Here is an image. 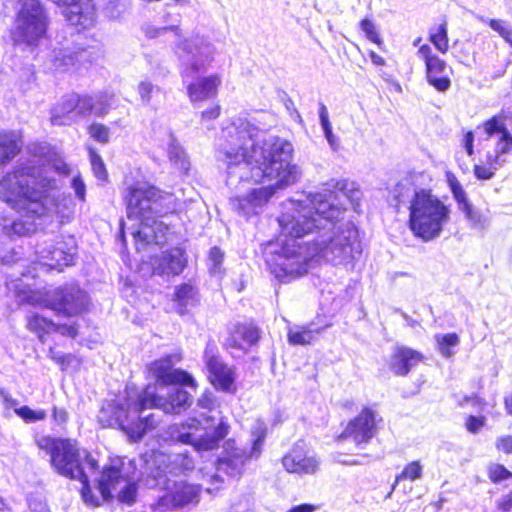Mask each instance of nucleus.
Instances as JSON below:
<instances>
[{
    "label": "nucleus",
    "instance_id": "obj_3",
    "mask_svg": "<svg viewBox=\"0 0 512 512\" xmlns=\"http://www.w3.org/2000/svg\"><path fill=\"white\" fill-rule=\"evenodd\" d=\"M266 262L271 272L282 282H288L307 273L315 256L320 255L335 265H346L360 257L361 243L358 230L353 223L337 227L333 236L321 242H304L287 239L281 243H270Z\"/></svg>",
    "mask_w": 512,
    "mask_h": 512
},
{
    "label": "nucleus",
    "instance_id": "obj_39",
    "mask_svg": "<svg viewBox=\"0 0 512 512\" xmlns=\"http://www.w3.org/2000/svg\"><path fill=\"white\" fill-rule=\"evenodd\" d=\"M435 340L441 355L445 358H450L454 354L451 347L457 346L460 342L456 333L437 334Z\"/></svg>",
    "mask_w": 512,
    "mask_h": 512
},
{
    "label": "nucleus",
    "instance_id": "obj_21",
    "mask_svg": "<svg viewBox=\"0 0 512 512\" xmlns=\"http://www.w3.org/2000/svg\"><path fill=\"white\" fill-rule=\"evenodd\" d=\"M204 361L213 385L222 391H231L235 380L234 372L221 361L217 354V346L211 340L206 344Z\"/></svg>",
    "mask_w": 512,
    "mask_h": 512
},
{
    "label": "nucleus",
    "instance_id": "obj_14",
    "mask_svg": "<svg viewBox=\"0 0 512 512\" xmlns=\"http://www.w3.org/2000/svg\"><path fill=\"white\" fill-rule=\"evenodd\" d=\"M35 246V254L40 264L50 269L62 271L74 262L76 241L73 236H60L55 240L44 235Z\"/></svg>",
    "mask_w": 512,
    "mask_h": 512
},
{
    "label": "nucleus",
    "instance_id": "obj_12",
    "mask_svg": "<svg viewBox=\"0 0 512 512\" xmlns=\"http://www.w3.org/2000/svg\"><path fill=\"white\" fill-rule=\"evenodd\" d=\"M46 28V15L40 3L25 0L11 30V38L16 45H36L44 37Z\"/></svg>",
    "mask_w": 512,
    "mask_h": 512
},
{
    "label": "nucleus",
    "instance_id": "obj_37",
    "mask_svg": "<svg viewBox=\"0 0 512 512\" xmlns=\"http://www.w3.org/2000/svg\"><path fill=\"white\" fill-rule=\"evenodd\" d=\"M114 95L107 91L92 95V111L96 117H104L114 105Z\"/></svg>",
    "mask_w": 512,
    "mask_h": 512
},
{
    "label": "nucleus",
    "instance_id": "obj_58",
    "mask_svg": "<svg viewBox=\"0 0 512 512\" xmlns=\"http://www.w3.org/2000/svg\"><path fill=\"white\" fill-rule=\"evenodd\" d=\"M52 331H56L64 336L75 338L78 334L77 327L75 325H56Z\"/></svg>",
    "mask_w": 512,
    "mask_h": 512
},
{
    "label": "nucleus",
    "instance_id": "obj_55",
    "mask_svg": "<svg viewBox=\"0 0 512 512\" xmlns=\"http://www.w3.org/2000/svg\"><path fill=\"white\" fill-rule=\"evenodd\" d=\"M496 448L506 454L512 453V435L500 436L495 443Z\"/></svg>",
    "mask_w": 512,
    "mask_h": 512
},
{
    "label": "nucleus",
    "instance_id": "obj_34",
    "mask_svg": "<svg viewBox=\"0 0 512 512\" xmlns=\"http://www.w3.org/2000/svg\"><path fill=\"white\" fill-rule=\"evenodd\" d=\"M174 301L177 303V310L184 314L190 307H194L197 302V291L190 284H183L176 288Z\"/></svg>",
    "mask_w": 512,
    "mask_h": 512
},
{
    "label": "nucleus",
    "instance_id": "obj_63",
    "mask_svg": "<svg viewBox=\"0 0 512 512\" xmlns=\"http://www.w3.org/2000/svg\"><path fill=\"white\" fill-rule=\"evenodd\" d=\"M498 508L504 512L509 511L512 508V492L503 496L498 502Z\"/></svg>",
    "mask_w": 512,
    "mask_h": 512
},
{
    "label": "nucleus",
    "instance_id": "obj_30",
    "mask_svg": "<svg viewBox=\"0 0 512 512\" xmlns=\"http://www.w3.org/2000/svg\"><path fill=\"white\" fill-rule=\"evenodd\" d=\"M421 360L422 356L419 352L406 347H398L391 358V370L397 375L404 376Z\"/></svg>",
    "mask_w": 512,
    "mask_h": 512
},
{
    "label": "nucleus",
    "instance_id": "obj_20",
    "mask_svg": "<svg viewBox=\"0 0 512 512\" xmlns=\"http://www.w3.org/2000/svg\"><path fill=\"white\" fill-rule=\"evenodd\" d=\"M377 414L370 408H364L351 420L339 439H349L357 447L367 444L377 433Z\"/></svg>",
    "mask_w": 512,
    "mask_h": 512
},
{
    "label": "nucleus",
    "instance_id": "obj_45",
    "mask_svg": "<svg viewBox=\"0 0 512 512\" xmlns=\"http://www.w3.org/2000/svg\"><path fill=\"white\" fill-rule=\"evenodd\" d=\"M416 191L417 190L413 189L412 187L411 180L406 177L395 185L391 193L394 199H396L398 202H402L406 198H409L411 194L413 197Z\"/></svg>",
    "mask_w": 512,
    "mask_h": 512
},
{
    "label": "nucleus",
    "instance_id": "obj_64",
    "mask_svg": "<svg viewBox=\"0 0 512 512\" xmlns=\"http://www.w3.org/2000/svg\"><path fill=\"white\" fill-rule=\"evenodd\" d=\"M29 507L31 512H50L47 505L42 501L31 500Z\"/></svg>",
    "mask_w": 512,
    "mask_h": 512
},
{
    "label": "nucleus",
    "instance_id": "obj_32",
    "mask_svg": "<svg viewBox=\"0 0 512 512\" xmlns=\"http://www.w3.org/2000/svg\"><path fill=\"white\" fill-rule=\"evenodd\" d=\"M88 59V51L79 49L74 51L70 48L55 49L52 55L53 66L56 70H65L76 63L83 62Z\"/></svg>",
    "mask_w": 512,
    "mask_h": 512
},
{
    "label": "nucleus",
    "instance_id": "obj_13",
    "mask_svg": "<svg viewBox=\"0 0 512 512\" xmlns=\"http://www.w3.org/2000/svg\"><path fill=\"white\" fill-rule=\"evenodd\" d=\"M123 468L120 459L113 460L110 466L105 467L96 479L98 490L103 500H108L115 492L119 502L132 505L136 500L137 485L134 478L124 473Z\"/></svg>",
    "mask_w": 512,
    "mask_h": 512
},
{
    "label": "nucleus",
    "instance_id": "obj_46",
    "mask_svg": "<svg viewBox=\"0 0 512 512\" xmlns=\"http://www.w3.org/2000/svg\"><path fill=\"white\" fill-rule=\"evenodd\" d=\"M89 135L95 141L106 144L110 139V129L101 123H93L88 128Z\"/></svg>",
    "mask_w": 512,
    "mask_h": 512
},
{
    "label": "nucleus",
    "instance_id": "obj_48",
    "mask_svg": "<svg viewBox=\"0 0 512 512\" xmlns=\"http://www.w3.org/2000/svg\"><path fill=\"white\" fill-rule=\"evenodd\" d=\"M488 473L490 480L494 483L512 478V473L501 464H491L489 466Z\"/></svg>",
    "mask_w": 512,
    "mask_h": 512
},
{
    "label": "nucleus",
    "instance_id": "obj_29",
    "mask_svg": "<svg viewBox=\"0 0 512 512\" xmlns=\"http://www.w3.org/2000/svg\"><path fill=\"white\" fill-rule=\"evenodd\" d=\"M428 83L439 92L447 91L451 86L449 68L440 58L429 60L426 65Z\"/></svg>",
    "mask_w": 512,
    "mask_h": 512
},
{
    "label": "nucleus",
    "instance_id": "obj_17",
    "mask_svg": "<svg viewBox=\"0 0 512 512\" xmlns=\"http://www.w3.org/2000/svg\"><path fill=\"white\" fill-rule=\"evenodd\" d=\"M139 405L142 408H160L167 414H178L191 405V396L180 387H172L168 392V398L155 395L151 387H147L139 395Z\"/></svg>",
    "mask_w": 512,
    "mask_h": 512
},
{
    "label": "nucleus",
    "instance_id": "obj_35",
    "mask_svg": "<svg viewBox=\"0 0 512 512\" xmlns=\"http://www.w3.org/2000/svg\"><path fill=\"white\" fill-rule=\"evenodd\" d=\"M137 92L143 105L153 107L156 106L163 94L161 87L149 80L140 81L137 86Z\"/></svg>",
    "mask_w": 512,
    "mask_h": 512
},
{
    "label": "nucleus",
    "instance_id": "obj_54",
    "mask_svg": "<svg viewBox=\"0 0 512 512\" xmlns=\"http://www.w3.org/2000/svg\"><path fill=\"white\" fill-rule=\"evenodd\" d=\"M71 187L73 188L76 197L80 201H85L86 198V186L82 180V178L78 176H74L71 181Z\"/></svg>",
    "mask_w": 512,
    "mask_h": 512
},
{
    "label": "nucleus",
    "instance_id": "obj_26",
    "mask_svg": "<svg viewBox=\"0 0 512 512\" xmlns=\"http://www.w3.org/2000/svg\"><path fill=\"white\" fill-rule=\"evenodd\" d=\"M153 273L161 276L178 275L185 266L181 249L175 248L154 257L151 262Z\"/></svg>",
    "mask_w": 512,
    "mask_h": 512
},
{
    "label": "nucleus",
    "instance_id": "obj_18",
    "mask_svg": "<svg viewBox=\"0 0 512 512\" xmlns=\"http://www.w3.org/2000/svg\"><path fill=\"white\" fill-rule=\"evenodd\" d=\"M180 359L179 354L166 355L152 362L149 372L160 385L180 384L194 388L196 383L190 374L180 369H173Z\"/></svg>",
    "mask_w": 512,
    "mask_h": 512
},
{
    "label": "nucleus",
    "instance_id": "obj_38",
    "mask_svg": "<svg viewBox=\"0 0 512 512\" xmlns=\"http://www.w3.org/2000/svg\"><path fill=\"white\" fill-rule=\"evenodd\" d=\"M460 210L464 213L466 220L472 228L484 230L489 226V218L481 213L480 210L476 209L471 203L465 204Z\"/></svg>",
    "mask_w": 512,
    "mask_h": 512
},
{
    "label": "nucleus",
    "instance_id": "obj_40",
    "mask_svg": "<svg viewBox=\"0 0 512 512\" xmlns=\"http://www.w3.org/2000/svg\"><path fill=\"white\" fill-rule=\"evenodd\" d=\"M480 21L487 23L492 30L497 32L507 43L512 46V27L504 20L479 17Z\"/></svg>",
    "mask_w": 512,
    "mask_h": 512
},
{
    "label": "nucleus",
    "instance_id": "obj_56",
    "mask_svg": "<svg viewBox=\"0 0 512 512\" xmlns=\"http://www.w3.org/2000/svg\"><path fill=\"white\" fill-rule=\"evenodd\" d=\"M484 417L469 416L466 421V428L471 433H477L484 426Z\"/></svg>",
    "mask_w": 512,
    "mask_h": 512
},
{
    "label": "nucleus",
    "instance_id": "obj_49",
    "mask_svg": "<svg viewBox=\"0 0 512 512\" xmlns=\"http://www.w3.org/2000/svg\"><path fill=\"white\" fill-rule=\"evenodd\" d=\"M90 162L92 166V170L94 175L99 180H106L107 178V171L105 168V165L102 161V158L94 151H90Z\"/></svg>",
    "mask_w": 512,
    "mask_h": 512
},
{
    "label": "nucleus",
    "instance_id": "obj_16",
    "mask_svg": "<svg viewBox=\"0 0 512 512\" xmlns=\"http://www.w3.org/2000/svg\"><path fill=\"white\" fill-rule=\"evenodd\" d=\"M162 472L159 470L153 475L157 480V485H163L166 490V494L160 498L159 506H167L170 503L172 507H179L198 501L199 486L186 483L183 480L172 482L166 475H162Z\"/></svg>",
    "mask_w": 512,
    "mask_h": 512
},
{
    "label": "nucleus",
    "instance_id": "obj_9",
    "mask_svg": "<svg viewBox=\"0 0 512 512\" xmlns=\"http://www.w3.org/2000/svg\"><path fill=\"white\" fill-rule=\"evenodd\" d=\"M450 221V209L429 190L414 193L409 206V228L424 242L438 238Z\"/></svg>",
    "mask_w": 512,
    "mask_h": 512
},
{
    "label": "nucleus",
    "instance_id": "obj_33",
    "mask_svg": "<svg viewBox=\"0 0 512 512\" xmlns=\"http://www.w3.org/2000/svg\"><path fill=\"white\" fill-rule=\"evenodd\" d=\"M319 328L314 327L313 324H309L306 326H297L295 328H291L288 331V341L292 345H306L311 344L316 340L317 335L320 334L326 327Z\"/></svg>",
    "mask_w": 512,
    "mask_h": 512
},
{
    "label": "nucleus",
    "instance_id": "obj_36",
    "mask_svg": "<svg viewBox=\"0 0 512 512\" xmlns=\"http://www.w3.org/2000/svg\"><path fill=\"white\" fill-rule=\"evenodd\" d=\"M27 328L35 333L41 342H44L45 334L51 332L55 323L38 314L31 313L27 315Z\"/></svg>",
    "mask_w": 512,
    "mask_h": 512
},
{
    "label": "nucleus",
    "instance_id": "obj_19",
    "mask_svg": "<svg viewBox=\"0 0 512 512\" xmlns=\"http://www.w3.org/2000/svg\"><path fill=\"white\" fill-rule=\"evenodd\" d=\"M282 465L288 473L304 476L315 474L319 470L320 461L304 442H297L282 457Z\"/></svg>",
    "mask_w": 512,
    "mask_h": 512
},
{
    "label": "nucleus",
    "instance_id": "obj_51",
    "mask_svg": "<svg viewBox=\"0 0 512 512\" xmlns=\"http://www.w3.org/2000/svg\"><path fill=\"white\" fill-rule=\"evenodd\" d=\"M34 81V73L30 69H25L22 78L17 83L22 95H27L32 90Z\"/></svg>",
    "mask_w": 512,
    "mask_h": 512
},
{
    "label": "nucleus",
    "instance_id": "obj_27",
    "mask_svg": "<svg viewBox=\"0 0 512 512\" xmlns=\"http://www.w3.org/2000/svg\"><path fill=\"white\" fill-rule=\"evenodd\" d=\"M258 340L259 331L255 326L237 324L230 336L227 338L225 345L228 348H235L244 351L255 344Z\"/></svg>",
    "mask_w": 512,
    "mask_h": 512
},
{
    "label": "nucleus",
    "instance_id": "obj_8",
    "mask_svg": "<svg viewBox=\"0 0 512 512\" xmlns=\"http://www.w3.org/2000/svg\"><path fill=\"white\" fill-rule=\"evenodd\" d=\"M145 408L140 407L139 397L106 401L99 411L98 421L103 427L120 428L130 440L139 441L148 430L154 428L159 418L154 413L144 415Z\"/></svg>",
    "mask_w": 512,
    "mask_h": 512
},
{
    "label": "nucleus",
    "instance_id": "obj_60",
    "mask_svg": "<svg viewBox=\"0 0 512 512\" xmlns=\"http://www.w3.org/2000/svg\"><path fill=\"white\" fill-rule=\"evenodd\" d=\"M452 194L454 199L458 203L459 209L463 208L465 204L470 203L462 187H456V189L452 191Z\"/></svg>",
    "mask_w": 512,
    "mask_h": 512
},
{
    "label": "nucleus",
    "instance_id": "obj_62",
    "mask_svg": "<svg viewBox=\"0 0 512 512\" xmlns=\"http://www.w3.org/2000/svg\"><path fill=\"white\" fill-rule=\"evenodd\" d=\"M220 115V107L218 105L210 107L201 113L203 120L216 119Z\"/></svg>",
    "mask_w": 512,
    "mask_h": 512
},
{
    "label": "nucleus",
    "instance_id": "obj_28",
    "mask_svg": "<svg viewBox=\"0 0 512 512\" xmlns=\"http://www.w3.org/2000/svg\"><path fill=\"white\" fill-rule=\"evenodd\" d=\"M22 145V136L18 131L4 130L0 132V168L19 154Z\"/></svg>",
    "mask_w": 512,
    "mask_h": 512
},
{
    "label": "nucleus",
    "instance_id": "obj_24",
    "mask_svg": "<svg viewBox=\"0 0 512 512\" xmlns=\"http://www.w3.org/2000/svg\"><path fill=\"white\" fill-rule=\"evenodd\" d=\"M63 6L62 14L74 26L87 29L95 22V9L91 0H50Z\"/></svg>",
    "mask_w": 512,
    "mask_h": 512
},
{
    "label": "nucleus",
    "instance_id": "obj_42",
    "mask_svg": "<svg viewBox=\"0 0 512 512\" xmlns=\"http://www.w3.org/2000/svg\"><path fill=\"white\" fill-rule=\"evenodd\" d=\"M224 253L219 247H212L209 251L208 266L212 275L220 277L223 274Z\"/></svg>",
    "mask_w": 512,
    "mask_h": 512
},
{
    "label": "nucleus",
    "instance_id": "obj_31",
    "mask_svg": "<svg viewBox=\"0 0 512 512\" xmlns=\"http://www.w3.org/2000/svg\"><path fill=\"white\" fill-rule=\"evenodd\" d=\"M73 93L63 96L51 109V123L57 126L71 125L74 120Z\"/></svg>",
    "mask_w": 512,
    "mask_h": 512
},
{
    "label": "nucleus",
    "instance_id": "obj_22",
    "mask_svg": "<svg viewBox=\"0 0 512 512\" xmlns=\"http://www.w3.org/2000/svg\"><path fill=\"white\" fill-rule=\"evenodd\" d=\"M153 138L158 145L166 147L169 161L174 169L181 174L189 171V158L168 127L159 126L157 129L153 126Z\"/></svg>",
    "mask_w": 512,
    "mask_h": 512
},
{
    "label": "nucleus",
    "instance_id": "obj_44",
    "mask_svg": "<svg viewBox=\"0 0 512 512\" xmlns=\"http://www.w3.org/2000/svg\"><path fill=\"white\" fill-rule=\"evenodd\" d=\"M168 31L173 32L175 34V36H177V37L182 36V29L180 28L179 24L162 26V27H156L154 25H146L143 27L144 34L146 35V37L151 38V39L160 37V36L164 35L165 33H167Z\"/></svg>",
    "mask_w": 512,
    "mask_h": 512
},
{
    "label": "nucleus",
    "instance_id": "obj_57",
    "mask_svg": "<svg viewBox=\"0 0 512 512\" xmlns=\"http://www.w3.org/2000/svg\"><path fill=\"white\" fill-rule=\"evenodd\" d=\"M79 104H80V110L82 111V114L84 117H87L91 114H93L92 111V95L88 94H79Z\"/></svg>",
    "mask_w": 512,
    "mask_h": 512
},
{
    "label": "nucleus",
    "instance_id": "obj_43",
    "mask_svg": "<svg viewBox=\"0 0 512 512\" xmlns=\"http://www.w3.org/2000/svg\"><path fill=\"white\" fill-rule=\"evenodd\" d=\"M15 413L26 423H35L43 421L47 417V413L43 409L33 410L29 406H22L15 409Z\"/></svg>",
    "mask_w": 512,
    "mask_h": 512
},
{
    "label": "nucleus",
    "instance_id": "obj_23",
    "mask_svg": "<svg viewBox=\"0 0 512 512\" xmlns=\"http://www.w3.org/2000/svg\"><path fill=\"white\" fill-rule=\"evenodd\" d=\"M504 119L502 115H497L484 122L482 126L488 137L500 134L494 154L489 155V159L494 165H503L506 162V155L512 152V136L507 130Z\"/></svg>",
    "mask_w": 512,
    "mask_h": 512
},
{
    "label": "nucleus",
    "instance_id": "obj_53",
    "mask_svg": "<svg viewBox=\"0 0 512 512\" xmlns=\"http://www.w3.org/2000/svg\"><path fill=\"white\" fill-rule=\"evenodd\" d=\"M62 439H55L49 436H42L37 439V445L40 449L45 450L50 456L56 449V444L61 442Z\"/></svg>",
    "mask_w": 512,
    "mask_h": 512
},
{
    "label": "nucleus",
    "instance_id": "obj_25",
    "mask_svg": "<svg viewBox=\"0 0 512 512\" xmlns=\"http://www.w3.org/2000/svg\"><path fill=\"white\" fill-rule=\"evenodd\" d=\"M157 218L153 217L150 221L144 222L138 229L132 231L137 250H140L145 245L153 243L160 245L165 242L169 226L162 221H158Z\"/></svg>",
    "mask_w": 512,
    "mask_h": 512
},
{
    "label": "nucleus",
    "instance_id": "obj_6",
    "mask_svg": "<svg viewBox=\"0 0 512 512\" xmlns=\"http://www.w3.org/2000/svg\"><path fill=\"white\" fill-rule=\"evenodd\" d=\"M197 406L208 412H216L219 403L212 392L206 391L199 397ZM217 414L218 416L201 413L199 418H188L183 423L171 425L168 433L172 440L191 445L198 452L213 450L229 430L220 411Z\"/></svg>",
    "mask_w": 512,
    "mask_h": 512
},
{
    "label": "nucleus",
    "instance_id": "obj_2",
    "mask_svg": "<svg viewBox=\"0 0 512 512\" xmlns=\"http://www.w3.org/2000/svg\"><path fill=\"white\" fill-rule=\"evenodd\" d=\"M259 124L256 118H234L222 128L219 144V159L226 165L228 185L276 180L275 185L252 188L230 198L232 209L246 218L262 213L276 189L295 183L300 175L297 166L291 164L293 145L267 135Z\"/></svg>",
    "mask_w": 512,
    "mask_h": 512
},
{
    "label": "nucleus",
    "instance_id": "obj_4",
    "mask_svg": "<svg viewBox=\"0 0 512 512\" xmlns=\"http://www.w3.org/2000/svg\"><path fill=\"white\" fill-rule=\"evenodd\" d=\"M345 208L339 202L338 193L323 190L309 194L303 199H290L283 203L282 212L277 218L282 234L299 240L315 231L319 233L313 242H321L322 236H333L338 226L352 221H344Z\"/></svg>",
    "mask_w": 512,
    "mask_h": 512
},
{
    "label": "nucleus",
    "instance_id": "obj_59",
    "mask_svg": "<svg viewBox=\"0 0 512 512\" xmlns=\"http://www.w3.org/2000/svg\"><path fill=\"white\" fill-rule=\"evenodd\" d=\"M0 397L2 398L3 404L5 408L19 409L18 400L14 399L8 392L4 389H0Z\"/></svg>",
    "mask_w": 512,
    "mask_h": 512
},
{
    "label": "nucleus",
    "instance_id": "obj_11",
    "mask_svg": "<svg viewBox=\"0 0 512 512\" xmlns=\"http://www.w3.org/2000/svg\"><path fill=\"white\" fill-rule=\"evenodd\" d=\"M124 199L127 204V217L136 220L139 225L153 217H164L178 209L176 197L163 192L146 182H137L129 186Z\"/></svg>",
    "mask_w": 512,
    "mask_h": 512
},
{
    "label": "nucleus",
    "instance_id": "obj_15",
    "mask_svg": "<svg viewBox=\"0 0 512 512\" xmlns=\"http://www.w3.org/2000/svg\"><path fill=\"white\" fill-rule=\"evenodd\" d=\"M267 428L264 422L256 421L252 427V447L249 452L245 449L235 448L226 457L218 460V471L225 472L231 477H239L243 470L245 463L250 458H257L261 451L266 438Z\"/></svg>",
    "mask_w": 512,
    "mask_h": 512
},
{
    "label": "nucleus",
    "instance_id": "obj_1",
    "mask_svg": "<svg viewBox=\"0 0 512 512\" xmlns=\"http://www.w3.org/2000/svg\"><path fill=\"white\" fill-rule=\"evenodd\" d=\"M29 152L38 160L16 165L0 179V200L25 219L10 220L0 215V244L6 239L27 236L34 233L45 221H69L74 212L71 198L59 193L61 180L54 174L67 176L71 169L63 156L48 144L34 143L28 147ZM21 252L11 248L3 252L0 248V264L3 267L19 266L24 268ZM7 282L27 277L23 269L17 274H10L2 269ZM15 297L13 290L7 288Z\"/></svg>",
    "mask_w": 512,
    "mask_h": 512
},
{
    "label": "nucleus",
    "instance_id": "obj_52",
    "mask_svg": "<svg viewBox=\"0 0 512 512\" xmlns=\"http://www.w3.org/2000/svg\"><path fill=\"white\" fill-rule=\"evenodd\" d=\"M360 27L362 31L365 33V36L372 42L376 44L381 43L380 36L377 32V29L374 23L369 19H363L360 23Z\"/></svg>",
    "mask_w": 512,
    "mask_h": 512
},
{
    "label": "nucleus",
    "instance_id": "obj_5",
    "mask_svg": "<svg viewBox=\"0 0 512 512\" xmlns=\"http://www.w3.org/2000/svg\"><path fill=\"white\" fill-rule=\"evenodd\" d=\"M180 61L181 76L187 84V92L192 102L204 101L217 95L221 77L212 74L198 77L211 66L216 54L215 46L204 36H193L177 42L173 47Z\"/></svg>",
    "mask_w": 512,
    "mask_h": 512
},
{
    "label": "nucleus",
    "instance_id": "obj_47",
    "mask_svg": "<svg viewBox=\"0 0 512 512\" xmlns=\"http://www.w3.org/2000/svg\"><path fill=\"white\" fill-rule=\"evenodd\" d=\"M422 475V466L418 461H413L405 466L400 475L396 477V482H399L404 479H409L414 481L420 478Z\"/></svg>",
    "mask_w": 512,
    "mask_h": 512
},
{
    "label": "nucleus",
    "instance_id": "obj_61",
    "mask_svg": "<svg viewBox=\"0 0 512 512\" xmlns=\"http://www.w3.org/2000/svg\"><path fill=\"white\" fill-rule=\"evenodd\" d=\"M53 420L58 425H63L68 420V414L65 409L54 407L53 409Z\"/></svg>",
    "mask_w": 512,
    "mask_h": 512
},
{
    "label": "nucleus",
    "instance_id": "obj_7",
    "mask_svg": "<svg viewBox=\"0 0 512 512\" xmlns=\"http://www.w3.org/2000/svg\"><path fill=\"white\" fill-rule=\"evenodd\" d=\"M7 286L14 291L19 304L50 308L64 317L77 316L86 311L89 305L87 293L76 284H65L44 292L33 290L31 284L24 283L21 279L10 280Z\"/></svg>",
    "mask_w": 512,
    "mask_h": 512
},
{
    "label": "nucleus",
    "instance_id": "obj_50",
    "mask_svg": "<svg viewBox=\"0 0 512 512\" xmlns=\"http://www.w3.org/2000/svg\"><path fill=\"white\" fill-rule=\"evenodd\" d=\"M487 163H488L487 166L486 165H475L474 173L478 179L488 180V179L492 178L493 175L495 174V171L498 169V167L501 166V165L492 164L489 159V155L487 156Z\"/></svg>",
    "mask_w": 512,
    "mask_h": 512
},
{
    "label": "nucleus",
    "instance_id": "obj_10",
    "mask_svg": "<svg viewBox=\"0 0 512 512\" xmlns=\"http://www.w3.org/2000/svg\"><path fill=\"white\" fill-rule=\"evenodd\" d=\"M50 458L51 465L57 473L82 483L81 495L86 504L91 506L100 504L89 486V474H94L98 470V462L95 458L86 450H80L76 442L69 439L58 442Z\"/></svg>",
    "mask_w": 512,
    "mask_h": 512
},
{
    "label": "nucleus",
    "instance_id": "obj_41",
    "mask_svg": "<svg viewBox=\"0 0 512 512\" xmlns=\"http://www.w3.org/2000/svg\"><path fill=\"white\" fill-rule=\"evenodd\" d=\"M430 41L441 53H446L448 51V32L447 24L445 22L440 24L435 31L430 33Z\"/></svg>",
    "mask_w": 512,
    "mask_h": 512
}]
</instances>
